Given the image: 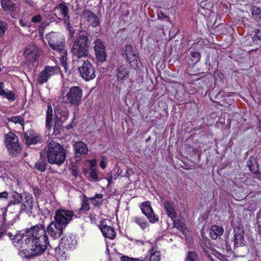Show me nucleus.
I'll return each instance as SVG.
<instances>
[{
  "label": "nucleus",
  "mask_w": 261,
  "mask_h": 261,
  "mask_svg": "<svg viewBox=\"0 0 261 261\" xmlns=\"http://www.w3.org/2000/svg\"><path fill=\"white\" fill-rule=\"evenodd\" d=\"M5 144L12 156L17 155L21 151V147L18 143L17 136L13 133L9 132L5 136Z\"/></svg>",
  "instance_id": "0eeeda50"
},
{
  "label": "nucleus",
  "mask_w": 261,
  "mask_h": 261,
  "mask_svg": "<svg viewBox=\"0 0 261 261\" xmlns=\"http://www.w3.org/2000/svg\"><path fill=\"white\" fill-rule=\"evenodd\" d=\"M56 16L60 19L63 20L64 22L69 20V10L67 5L64 3L58 4L53 10Z\"/></svg>",
  "instance_id": "9b49d317"
},
{
  "label": "nucleus",
  "mask_w": 261,
  "mask_h": 261,
  "mask_svg": "<svg viewBox=\"0 0 261 261\" xmlns=\"http://www.w3.org/2000/svg\"><path fill=\"white\" fill-rule=\"evenodd\" d=\"M47 163L45 158H42V152H41V158L36 162L35 164V168L38 171L44 172L46 169Z\"/></svg>",
  "instance_id": "bb28decb"
},
{
  "label": "nucleus",
  "mask_w": 261,
  "mask_h": 261,
  "mask_svg": "<svg viewBox=\"0 0 261 261\" xmlns=\"http://www.w3.org/2000/svg\"><path fill=\"white\" fill-rule=\"evenodd\" d=\"M19 22L20 25L23 27H27L28 28H30L31 25L30 22L28 21L27 20H23L22 19H20L19 20Z\"/></svg>",
  "instance_id": "79ce46f5"
},
{
  "label": "nucleus",
  "mask_w": 261,
  "mask_h": 261,
  "mask_svg": "<svg viewBox=\"0 0 261 261\" xmlns=\"http://www.w3.org/2000/svg\"><path fill=\"white\" fill-rule=\"evenodd\" d=\"M94 51L97 60L101 63L105 62L107 59L105 46L99 39H96L94 41Z\"/></svg>",
  "instance_id": "ddd939ff"
},
{
  "label": "nucleus",
  "mask_w": 261,
  "mask_h": 261,
  "mask_svg": "<svg viewBox=\"0 0 261 261\" xmlns=\"http://www.w3.org/2000/svg\"><path fill=\"white\" fill-rule=\"evenodd\" d=\"M74 176H76V173H74Z\"/></svg>",
  "instance_id": "052dcab7"
},
{
  "label": "nucleus",
  "mask_w": 261,
  "mask_h": 261,
  "mask_svg": "<svg viewBox=\"0 0 261 261\" xmlns=\"http://www.w3.org/2000/svg\"><path fill=\"white\" fill-rule=\"evenodd\" d=\"M149 259H150L151 260L160 261V252L155 251L154 253L151 254Z\"/></svg>",
  "instance_id": "a19ab883"
},
{
  "label": "nucleus",
  "mask_w": 261,
  "mask_h": 261,
  "mask_svg": "<svg viewBox=\"0 0 261 261\" xmlns=\"http://www.w3.org/2000/svg\"><path fill=\"white\" fill-rule=\"evenodd\" d=\"M100 228L103 235L106 238L111 240L115 238L116 232L113 227L104 224H101Z\"/></svg>",
  "instance_id": "6ab92c4d"
},
{
  "label": "nucleus",
  "mask_w": 261,
  "mask_h": 261,
  "mask_svg": "<svg viewBox=\"0 0 261 261\" xmlns=\"http://www.w3.org/2000/svg\"><path fill=\"white\" fill-rule=\"evenodd\" d=\"M59 72V68L57 66H46L44 69L40 72L37 77V82L42 85L46 83L48 79Z\"/></svg>",
  "instance_id": "6e6552de"
},
{
  "label": "nucleus",
  "mask_w": 261,
  "mask_h": 261,
  "mask_svg": "<svg viewBox=\"0 0 261 261\" xmlns=\"http://www.w3.org/2000/svg\"><path fill=\"white\" fill-rule=\"evenodd\" d=\"M65 22L66 23L67 29L69 31V38H72L74 34V30L73 27L71 26L69 20Z\"/></svg>",
  "instance_id": "ea45409f"
},
{
  "label": "nucleus",
  "mask_w": 261,
  "mask_h": 261,
  "mask_svg": "<svg viewBox=\"0 0 261 261\" xmlns=\"http://www.w3.org/2000/svg\"><path fill=\"white\" fill-rule=\"evenodd\" d=\"M200 59V55L198 52H193L191 53V60L193 65L197 63Z\"/></svg>",
  "instance_id": "e433bc0d"
},
{
  "label": "nucleus",
  "mask_w": 261,
  "mask_h": 261,
  "mask_svg": "<svg viewBox=\"0 0 261 261\" xmlns=\"http://www.w3.org/2000/svg\"><path fill=\"white\" fill-rule=\"evenodd\" d=\"M11 198L7 205L8 208H10L14 205L20 203L22 200L23 197L21 194L16 192H13L12 193Z\"/></svg>",
  "instance_id": "b1692460"
},
{
  "label": "nucleus",
  "mask_w": 261,
  "mask_h": 261,
  "mask_svg": "<svg viewBox=\"0 0 261 261\" xmlns=\"http://www.w3.org/2000/svg\"><path fill=\"white\" fill-rule=\"evenodd\" d=\"M131 258L126 256H122L121 257V261H130Z\"/></svg>",
  "instance_id": "603ef678"
},
{
  "label": "nucleus",
  "mask_w": 261,
  "mask_h": 261,
  "mask_svg": "<svg viewBox=\"0 0 261 261\" xmlns=\"http://www.w3.org/2000/svg\"><path fill=\"white\" fill-rule=\"evenodd\" d=\"M8 122H12L15 124H19L21 126L23 127L24 119L23 118L20 116H14L8 118Z\"/></svg>",
  "instance_id": "72a5a7b5"
},
{
  "label": "nucleus",
  "mask_w": 261,
  "mask_h": 261,
  "mask_svg": "<svg viewBox=\"0 0 261 261\" xmlns=\"http://www.w3.org/2000/svg\"><path fill=\"white\" fill-rule=\"evenodd\" d=\"M252 18L257 22L261 21V8L252 5L250 7Z\"/></svg>",
  "instance_id": "cd10ccee"
},
{
  "label": "nucleus",
  "mask_w": 261,
  "mask_h": 261,
  "mask_svg": "<svg viewBox=\"0 0 261 261\" xmlns=\"http://www.w3.org/2000/svg\"><path fill=\"white\" fill-rule=\"evenodd\" d=\"M129 11H126V13H125V14H124V15H125V16H127L129 14Z\"/></svg>",
  "instance_id": "4d7b16f0"
},
{
  "label": "nucleus",
  "mask_w": 261,
  "mask_h": 261,
  "mask_svg": "<svg viewBox=\"0 0 261 261\" xmlns=\"http://www.w3.org/2000/svg\"><path fill=\"white\" fill-rule=\"evenodd\" d=\"M234 245L243 244L244 234L243 231H236L234 230Z\"/></svg>",
  "instance_id": "2f4dec72"
},
{
  "label": "nucleus",
  "mask_w": 261,
  "mask_h": 261,
  "mask_svg": "<svg viewBox=\"0 0 261 261\" xmlns=\"http://www.w3.org/2000/svg\"><path fill=\"white\" fill-rule=\"evenodd\" d=\"M223 231L224 230L222 227L218 225H213L211 228L210 235L211 239L216 240L219 237L223 234Z\"/></svg>",
  "instance_id": "393cba45"
},
{
  "label": "nucleus",
  "mask_w": 261,
  "mask_h": 261,
  "mask_svg": "<svg viewBox=\"0 0 261 261\" xmlns=\"http://www.w3.org/2000/svg\"><path fill=\"white\" fill-rule=\"evenodd\" d=\"M42 51L34 44L28 45L24 50V56L25 58L29 61L35 62L38 61Z\"/></svg>",
  "instance_id": "9d476101"
},
{
  "label": "nucleus",
  "mask_w": 261,
  "mask_h": 261,
  "mask_svg": "<svg viewBox=\"0 0 261 261\" xmlns=\"http://www.w3.org/2000/svg\"><path fill=\"white\" fill-rule=\"evenodd\" d=\"M42 19V17L40 15H37L33 16L32 18L31 21L33 22L38 23V22H41Z\"/></svg>",
  "instance_id": "37998d69"
},
{
  "label": "nucleus",
  "mask_w": 261,
  "mask_h": 261,
  "mask_svg": "<svg viewBox=\"0 0 261 261\" xmlns=\"http://www.w3.org/2000/svg\"><path fill=\"white\" fill-rule=\"evenodd\" d=\"M140 207L142 213L148 218L150 222L153 223L158 221V218L154 214L149 201L142 203Z\"/></svg>",
  "instance_id": "2eb2a0df"
},
{
  "label": "nucleus",
  "mask_w": 261,
  "mask_h": 261,
  "mask_svg": "<svg viewBox=\"0 0 261 261\" xmlns=\"http://www.w3.org/2000/svg\"><path fill=\"white\" fill-rule=\"evenodd\" d=\"M90 176L93 179H96V180L98 179V175H97L96 171H95L94 170H93V171H92L91 172V173H90Z\"/></svg>",
  "instance_id": "09e8293b"
},
{
  "label": "nucleus",
  "mask_w": 261,
  "mask_h": 261,
  "mask_svg": "<svg viewBox=\"0 0 261 261\" xmlns=\"http://www.w3.org/2000/svg\"><path fill=\"white\" fill-rule=\"evenodd\" d=\"M254 37H256L259 40H261V27L254 31Z\"/></svg>",
  "instance_id": "a18cd8bd"
},
{
  "label": "nucleus",
  "mask_w": 261,
  "mask_h": 261,
  "mask_svg": "<svg viewBox=\"0 0 261 261\" xmlns=\"http://www.w3.org/2000/svg\"><path fill=\"white\" fill-rule=\"evenodd\" d=\"M158 18L161 19H167L168 17L166 16L164 13L162 12H160L158 13Z\"/></svg>",
  "instance_id": "de8ad7c7"
},
{
  "label": "nucleus",
  "mask_w": 261,
  "mask_h": 261,
  "mask_svg": "<svg viewBox=\"0 0 261 261\" xmlns=\"http://www.w3.org/2000/svg\"><path fill=\"white\" fill-rule=\"evenodd\" d=\"M75 158L77 160L86 155L88 152V149L86 144L83 142H77L73 145Z\"/></svg>",
  "instance_id": "dca6fc26"
},
{
  "label": "nucleus",
  "mask_w": 261,
  "mask_h": 261,
  "mask_svg": "<svg viewBox=\"0 0 261 261\" xmlns=\"http://www.w3.org/2000/svg\"><path fill=\"white\" fill-rule=\"evenodd\" d=\"M248 166L249 167L250 170L253 172V173H257V172L258 171L257 169H254L249 165H248Z\"/></svg>",
  "instance_id": "864d4df0"
},
{
  "label": "nucleus",
  "mask_w": 261,
  "mask_h": 261,
  "mask_svg": "<svg viewBox=\"0 0 261 261\" xmlns=\"http://www.w3.org/2000/svg\"><path fill=\"white\" fill-rule=\"evenodd\" d=\"M83 95L82 89L79 86L71 87L65 95H63L62 100L66 103L77 107L81 103Z\"/></svg>",
  "instance_id": "39448f33"
},
{
  "label": "nucleus",
  "mask_w": 261,
  "mask_h": 261,
  "mask_svg": "<svg viewBox=\"0 0 261 261\" xmlns=\"http://www.w3.org/2000/svg\"><path fill=\"white\" fill-rule=\"evenodd\" d=\"M22 1L28 6L33 7L34 6V3L33 0H22Z\"/></svg>",
  "instance_id": "49530a36"
},
{
  "label": "nucleus",
  "mask_w": 261,
  "mask_h": 261,
  "mask_svg": "<svg viewBox=\"0 0 261 261\" xmlns=\"http://www.w3.org/2000/svg\"><path fill=\"white\" fill-rule=\"evenodd\" d=\"M164 206L168 216L172 219L175 218L176 216V212L174 203L167 201L164 202Z\"/></svg>",
  "instance_id": "412c9836"
},
{
  "label": "nucleus",
  "mask_w": 261,
  "mask_h": 261,
  "mask_svg": "<svg viewBox=\"0 0 261 261\" xmlns=\"http://www.w3.org/2000/svg\"><path fill=\"white\" fill-rule=\"evenodd\" d=\"M74 176H76V173H74Z\"/></svg>",
  "instance_id": "bf43d9fd"
},
{
  "label": "nucleus",
  "mask_w": 261,
  "mask_h": 261,
  "mask_svg": "<svg viewBox=\"0 0 261 261\" xmlns=\"http://www.w3.org/2000/svg\"><path fill=\"white\" fill-rule=\"evenodd\" d=\"M59 72V68L57 66H46L44 69L40 72L37 77V82L42 85L46 83L48 79Z\"/></svg>",
  "instance_id": "1a4fd4ad"
},
{
  "label": "nucleus",
  "mask_w": 261,
  "mask_h": 261,
  "mask_svg": "<svg viewBox=\"0 0 261 261\" xmlns=\"http://www.w3.org/2000/svg\"><path fill=\"white\" fill-rule=\"evenodd\" d=\"M2 198L7 199L8 198V193L6 191L0 192V198Z\"/></svg>",
  "instance_id": "8fccbe9b"
},
{
  "label": "nucleus",
  "mask_w": 261,
  "mask_h": 261,
  "mask_svg": "<svg viewBox=\"0 0 261 261\" xmlns=\"http://www.w3.org/2000/svg\"><path fill=\"white\" fill-rule=\"evenodd\" d=\"M4 84L0 82V95L8 100L12 101L15 100L16 96L14 92L4 89Z\"/></svg>",
  "instance_id": "aec40b11"
},
{
  "label": "nucleus",
  "mask_w": 261,
  "mask_h": 261,
  "mask_svg": "<svg viewBox=\"0 0 261 261\" xmlns=\"http://www.w3.org/2000/svg\"><path fill=\"white\" fill-rule=\"evenodd\" d=\"M26 234L20 232L14 236L13 240L19 242L24 238L22 242L21 247H27L28 257H33L42 254L48 244V237L46 235L45 228L41 225H36L26 230Z\"/></svg>",
  "instance_id": "f03ea898"
},
{
  "label": "nucleus",
  "mask_w": 261,
  "mask_h": 261,
  "mask_svg": "<svg viewBox=\"0 0 261 261\" xmlns=\"http://www.w3.org/2000/svg\"><path fill=\"white\" fill-rule=\"evenodd\" d=\"M82 16L93 27L97 26L99 24L98 17L90 10L84 9L82 12Z\"/></svg>",
  "instance_id": "f3484780"
},
{
  "label": "nucleus",
  "mask_w": 261,
  "mask_h": 261,
  "mask_svg": "<svg viewBox=\"0 0 261 261\" xmlns=\"http://www.w3.org/2000/svg\"><path fill=\"white\" fill-rule=\"evenodd\" d=\"M116 71L117 79L119 81H122L128 76L130 68L124 65H122L117 68Z\"/></svg>",
  "instance_id": "5701e85b"
},
{
  "label": "nucleus",
  "mask_w": 261,
  "mask_h": 261,
  "mask_svg": "<svg viewBox=\"0 0 261 261\" xmlns=\"http://www.w3.org/2000/svg\"><path fill=\"white\" fill-rule=\"evenodd\" d=\"M6 212H7V210L6 209L3 211V219L4 222H5L6 221V218H5L6 215Z\"/></svg>",
  "instance_id": "5fc2aeb1"
},
{
  "label": "nucleus",
  "mask_w": 261,
  "mask_h": 261,
  "mask_svg": "<svg viewBox=\"0 0 261 261\" xmlns=\"http://www.w3.org/2000/svg\"><path fill=\"white\" fill-rule=\"evenodd\" d=\"M83 199L82 200V203L81 205V207L79 210L80 212L81 213H86L88 211L90 207L89 203V198L87 197L85 195L83 196Z\"/></svg>",
  "instance_id": "7c9ffc66"
},
{
  "label": "nucleus",
  "mask_w": 261,
  "mask_h": 261,
  "mask_svg": "<svg viewBox=\"0 0 261 261\" xmlns=\"http://www.w3.org/2000/svg\"><path fill=\"white\" fill-rule=\"evenodd\" d=\"M100 166L102 168L105 169L106 167V162L103 160H101L100 162Z\"/></svg>",
  "instance_id": "3c124183"
},
{
  "label": "nucleus",
  "mask_w": 261,
  "mask_h": 261,
  "mask_svg": "<svg viewBox=\"0 0 261 261\" xmlns=\"http://www.w3.org/2000/svg\"><path fill=\"white\" fill-rule=\"evenodd\" d=\"M47 154V161L51 164L62 165L65 161L66 152L64 147L59 142L51 140L47 142L44 149Z\"/></svg>",
  "instance_id": "7ed1b4c3"
},
{
  "label": "nucleus",
  "mask_w": 261,
  "mask_h": 261,
  "mask_svg": "<svg viewBox=\"0 0 261 261\" xmlns=\"http://www.w3.org/2000/svg\"><path fill=\"white\" fill-rule=\"evenodd\" d=\"M185 261H198L196 253L193 251H189L187 253Z\"/></svg>",
  "instance_id": "c9c22d12"
},
{
  "label": "nucleus",
  "mask_w": 261,
  "mask_h": 261,
  "mask_svg": "<svg viewBox=\"0 0 261 261\" xmlns=\"http://www.w3.org/2000/svg\"><path fill=\"white\" fill-rule=\"evenodd\" d=\"M7 29V24L6 22L0 20V38L5 34Z\"/></svg>",
  "instance_id": "58836bf2"
},
{
  "label": "nucleus",
  "mask_w": 261,
  "mask_h": 261,
  "mask_svg": "<svg viewBox=\"0 0 261 261\" xmlns=\"http://www.w3.org/2000/svg\"><path fill=\"white\" fill-rule=\"evenodd\" d=\"M8 236H9L10 238H11V239H12V237H14L13 234L12 233H11V232H9L8 233Z\"/></svg>",
  "instance_id": "6e6d98bb"
},
{
  "label": "nucleus",
  "mask_w": 261,
  "mask_h": 261,
  "mask_svg": "<svg viewBox=\"0 0 261 261\" xmlns=\"http://www.w3.org/2000/svg\"><path fill=\"white\" fill-rule=\"evenodd\" d=\"M63 120L62 118H60L59 120H57L54 125V134L56 135L59 134L60 132V130L62 127V122Z\"/></svg>",
  "instance_id": "f704fd0d"
},
{
  "label": "nucleus",
  "mask_w": 261,
  "mask_h": 261,
  "mask_svg": "<svg viewBox=\"0 0 261 261\" xmlns=\"http://www.w3.org/2000/svg\"><path fill=\"white\" fill-rule=\"evenodd\" d=\"M1 5L3 9L6 11L14 12L16 9V6L11 0H1Z\"/></svg>",
  "instance_id": "a878e982"
},
{
  "label": "nucleus",
  "mask_w": 261,
  "mask_h": 261,
  "mask_svg": "<svg viewBox=\"0 0 261 261\" xmlns=\"http://www.w3.org/2000/svg\"><path fill=\"white\" fill-rule=\"evenodd\" d=\"M45 38L52 49L58 52L62 61V65L66 68L67 65L64 61L67 59V50L65 49V42L62 36L57 32H51L47 34Z\"/></svg>",
  "instance_id": "20e7f679"
},
{
  "label": "nucleus",
  "mask_w": 261,
  "mask_h": 261,
  "mask_svg": "<svg viewBox=\"0 0 261 261\" xmlns=\"http://www.w3.org/2000/svg\"><path fill=\"white\" fill-rule=\"evenodd\" d=\"M89 200L91 201V203L95 206L99 207L103 202V195L96 194L94 197L89 198Z\"/></svg>",
  "instance_id": "c85d7f7f"
},
{
  "label": "nucleus",
  "mask_w": 261,
  "mask_h": 261,
  "mask_svg": "<svg viewBox=\"0 0 261 261\" xmlns=\"http://www.w3.org/2000/svg\"><path fill=\"white\" fill-rule=\"evenodd\" d=\"M24 138L28 146L41 143L42 140L41 136L32 129L24 132Z\"/></svg>",
  "instance_id": "f8f14e48"
},
{
  "label": "nucleus",
  "mask_w": 261,
  "mask_h": 261,
  "mask_svg": "<svg viewBox=\"0 0 261 261\" xmlns=\"http://www.w3.org/2000/svg\"><path fill=\"white\" fill-rule=\"evenodd\" d=\"M59 114L61 116V118L63 121H64L69 116V112L66 109H60L58 110Z\"/></svg>",
  "instance_id": "4c0bfd02"
},
{
  "label": "nucleus",
  "mask_w": 261,
  "mask_h": 261,
  "mask_svg": "<svg viewBox=\"0 0 261 261\" xmlns=\"http://www.w3.org/2000/svg\"><path fill=\"white\" fill-rule=\"evenodd\" d=\"M4 235V233L3 232H0V238H2Z\"/></svg>",
  "instance_id": "13d9d810"
},
{
  "label": "nucleus",
  "mask_w": 261,
  "mask_h": 261,
  "mask_svg": "<svg viewBox=\"0 0 261 261\" xmlns=\"http://www.w3.org/2000/svg\"><path fill=\"white\" fill-rule=\"evenodd\" d=\"M74 216V212L72 211L59 208L55 211L54 221L58 225L65 228Z\"/></svg>",
  "instance_id": "423d86ee"
},
{
  "label": "nucleus",
  "mask_w": 261,
  "mask_h": 261,
  "mask_svg": "<svg viewBox=\"0 0 261 261\" xmlns=\"http://www.w3.org/2000/svg\"><path fill=\"white\" fill-rule=\"evenodd\" d=\"M90 43L87 34H79L73 42L71 48L73 61L78 65L81 76L86 81L96 76L95 68L89 60Z\"/></svg>",
  "instance_id": "f257e3e1"
},
{
  "label": "nucleus",
  "mask_w": 261,
  "mask_h": 261,
  "mask_svg": "<svg viewBox=\"0 0 261 261\" xmlns=\"http://www.w3.org/2000/svg\"><path fill=\"white\" fill-rule=\"evenodd\" d=\"M53 121V109L51 106L49 105L47 106L46 116V126L49 129L51 127V123Z\"/></svg>",
  "instance_id": "c756f323"
},
{
  "label": "nucleus",
  "mask_w": 261,
  "mask_h": 261,
  "mask_svg": "<svg viewBox=\"0 0 261 261\" xmlns=\"http://www.w3.org/2000/svg\"><path fill=\"white\" fill-rule=\"evenodd\" d=\"M64 229V228L61 226L58 225L56 222L53 221L48 225L46 230L45 229V230L46 232L47 231L48 234L54 239H57L61 237ZM46 235L47 236L46 234Z\"/></svg>",
  "instance_id": "4468645a"
},
{
  "label": "nucleus",
  "mask_w": 261,
  "mask_h": 261,
  "mask_svg": "<svg viewBox=\"0 0 261 261\" xmlns=\"http://www.w3.org/2000/svg\"><path fill=\"white\" fill-rule=\"evenodd\" d=\"M123 51L130 64H132L133 62L135 61H137L138 55L136 51L133 48L132 45H125L123 49Z\"/></svg>",
  "instance_id": "a211bd4d"
},
{
  "label": "nucleus",
  "mask_w": 261,
  "mask_h": 261,
  "mask_svg": "<svg viewBox=\"0 0 261 261\" xmlns=\"http://www.w3.org/2000/svg\"><path fill=\"white\" fill-rule=\"evenodd\" d=\"M174 227L177 228L179 230H182L183 226L181 225V223L179 221H175L173 222Z\"/></svg>",
  "instance_id": "c03bdc74"
},
{
  "label": "nucleus",
  "mask_w": 261,
  "mask_h": 261,
  "mask_svg": "<svg viewBox=\"0 0 261 261\" xmlns=\"http://www.w3.org/2000/svg\"><path fill=\"white\" fill-rule=\"evenodd\" d=\"M133 220L142 229H144L148 226L147 222L142 217L136 216L133 218Z\"/></svg>",
  "instance_id": "473e14b6"
},
{
  "label": "nucleus",
  "mask_w": 261,
  "mask_h": 261,
  "mask_svg": "<svg viewBox=\"0 0 261 261\" xmlns=\"http://www.w3.org/2000/svg\"><path fill=\"white\" fill-rule=\"evenodd\" d=\"M25 199L26 201L21 205L20 213L31 210L33 207L34 203L33 198L31 195H27L25 196Z\"/></svg>",
  "instance_id": "4be33fe9"
}]
</instances>
